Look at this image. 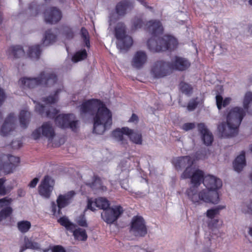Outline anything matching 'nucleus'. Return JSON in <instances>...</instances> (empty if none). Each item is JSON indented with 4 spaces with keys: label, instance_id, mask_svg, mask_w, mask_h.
<instances>
[{
    "label": "nucleus",
    "instance_id": "864d4df0",
    "mask_svg": "<svg viewBox=\"0 0 252 252\" xmlns=\"http://www.w3.org/2000/svg\"><path fill=\"white\" fill-rule=\"evenodd\" d=\"M6 96L3 90L0 88V107L3 103ZM2 113L0 112V120L2 119Z\"/></svg>",
    "mask_w": 252,
    "mask_h": 252
},
{
    "label": "nucleus",
    "instance_id": "7c9ffc66",
    "mask_svg": "<svg viewBox=\"0 0 252 252\" xmlns=\"http://www.w3.org/2000/svg\"><path fill=\"white\" fill-rule=\"evenodd\" d=\"M58 222L62 226L65 227V228L69 231H73L76 226L72 222H70L68 218L66 217H61L58 220Z\"/></svg>",
    "mask_w": 252,
    "mask_h": 252
},
{
    "label": "nucleus",
    "instance_id": "f704fd0d",
    "mask_svg": "<svg viewBox=\"0 0 252 252\" xmlns=\"http://www.w3.org/2000/svg\"><path fill=\"white\" fill-rule=\"evenodd\" d=\"M179 89L182 93L187 95H190L193 92L192 86L184 82H181L180 83Z\"/></svg>",
    "mask_w": 252,
    "mask_h": 252
},
{
    "label": "nucleus",
    "instance_id": "5fc2aeb1",
    "mask_svg": "<svg viewBox=\"0 0 252 252\" xmlns=\"http://www.w3.org/2000/svg\"><path fill=\"white\" fill-rule=\"evenodd\" d=\"M41 131H42L41 128L39 127L32 132V135L34 140L38 139L40 137Z\"/></svg>",
    "mask_w": 252,
    "mask_h": 252
},
{
    "label": "nucleus",
    "instance_id": "ea45409f",
    "mask_svg": "<svg viewBox=\"0 0 252 252\" xmlns=\"http://www.w3.org/2000/svg\"><path fill=\"white\" fill-rule=\"evenodd\" d=\"M224 208V206H219L215 208L209 209L206 212V216L209 219H213L220 213V210Z\"/></svg>",
    "mask_w": 252,
    "mask_h": 252
},
{
    "label": "nucleus",
    "instance_id": "de8ad7c7",
    "mask_svg": "<svg viewBox=\"0 0 252 252\" xmlns=\"http://www.w3.org/2000/svg\"><path fill=\"white\" fill-rule=\"evenodd\" d=\"M197 99V97L193 98L188 103L187 109L189 111H193L197 107L198 104Z\"/></svg>",
    "mask_w": 252,
    "mask_h": 252
},
{
    "label": "nucleus",
    "instance_id": "f03ea898",
    "mask_svg": "<svg viewBox=\"0 0 252 252\" xmlns=\"http://www.w3.org/2000/svg\"><path fill=\"white\" fill-rule=\"evenodd\" d=\"M244 109L239 107L232 108L226 116V123L223 122L218 126V130L221 137L235 136L238 133V128L242 120L248 113L252 115V93L247 92L243 100Z\"/></svg>",
    "mask_w": 252,
    "mask_h": 252
},
{
    "label": "nucleus",
    "instance_id": "412c9836",
    "mask_svg": "<svg viewBox=\"0 0 252 252\" xmlns=\"http://www.w3.org/2000/svg\"><path fill=\"white\" fill-rule=\"evenodd\" d=\"M175 167L177 170H179L183 168L188 166H192L193 161L191 158L189 156L179 157L174 161Z\"/></svg>",
    "mask_w": 252,
    "mask_h": 252
},
{
    "label": "nucleus",
    "instance_id": "37998d69",
    "mask_svg": "<svg viewBox=\"0 0 252 252\" xmlns=\"http://www.w3.org/2000/svg\"><path fill=\"white\" fill-rule=\"evenodd\" d=\"M24 241L26 248L32 250H38L39 249V246L37 243L32 242L26 237L24 239Z\"/></svg>",
    "mask_w": 252,
    "mask_h": 252
},
{
    "label": "nucleus",
    "instance_id": "4d7b16f0",
    "mask_svg": "<svg viewBox=\"0 0 252 252\" xmlns=\"http://www.w3.org/2000/svg\"><path fill=\"white\" fill-rule=\"evenodd\" d=\"M219 221H220L219 220L214 219V220H211L208 223V227L211 229H212L213 228H217V227H218V223H219Z\"/></svg>",
    "mask_w": 252,
    "mask_h": 252
},
{
    "label": "nucleus",
    "instance_id": "49530a36",
    "mask_svg": "<svg viewBox=\"0 0 252 252\" xmlns=\"http://www.w3.org/2000/svg\"><path fill=\"white\" fill-rule=\"evenodd\" d=\"M63 30L64 35L67 38L71 39L74 37V32L69 27L67 26H64Z\"/></svg>",
    "mask_w": 252,
    "mask_h": 252
},
{
    "label": "nucleus",
    "instance_id": "c9c22d12",
    "mask_svg": "<svg viewBox=\"0 0 252 252\" xmlns=\"http://www.w3.org/2000/svg\"><path fill=\"white\" fill-rule=\"evenodd\" d=\"M95 204L97 207L103 209V211L107 210L109 208H110L109 202L107 199L105 198L99 197L97 199H96Z\"/></svg>",
    "mask_w": 252,
    "mask_h": 252
},
{
    "label": "nucleus",
    "instance_id": "9d476101",
    "mask_svg": "<svg viewBox=\"0 0 252 252\" xmlns=\"http://www.w3.org/2000/svg\"><path fill=\"white\" fill-rule=\"evenodd\" d=\"M130 231L136 237H144L147 234L148 229L143 217L136 216L132 218Z\"/></svg>",
    "mask_w": 252,
    "mask_h": 252
},
{
    "label": "nucleus",
    "instance_id": "cd10ccee",
    "mask_svg": "<svg viewBox=\"0 0 252 252\" xmlns=\"http://www.w3.org/2000/svg\"><path fill=\"white\" fill-rule=\"evenodd\" d=\"M31 117V113L26 110H21L19 114L20 125L24 128H27Z\"/></svg>",
    "mask_w": 252,
    "mask_h": 252
},
{
    "label": "nucleus",
    "instance_id": "c756f323",
    "mask_svg": "<svg viewBox=\"0 0 252 252\" xmlns=\"http://www.w3.org/2000/svg\"><path fill=\"white\" fill-rule=\"evenodd\" d=\"M216 105L218 109L220 110L222 107H225L228 106L231 100L230 97H225L224 99L222 96L220 94H217L216 96Z\"/></svg>",
    "mask_w": 252,
    "mask_h": 252
},
{
    "label": "nucleus",
    "instance_id": "69168bd1",
    "mask_svg": "<svg viewBox=\"0 0 252 252\" xmlns=\"http://www.w3.org/2000/svg\"><path fill=\"white\" fill-rule=\"evenodd\" d=\"M249 233L250 235L252 237V228H250Z\"/></svg>",
    "mask_w": 252,
    "mask_h": 252
},
{
    "label": "nucleus",
    "instance_id": "39448f33",
    "mask_svg": "<svg viewBox=\"0 0 252 252\" xmlns=\"http://www.w3.org/2000/svg\"><path fill=\"white\" fill-rule=\"evenodd\" d=\"M58 81L57 75L53 72L42 71L37 77H23L19 83L23 89H33L38 86L49 87L55 85Z\"/></svg>",
    "mask_w": 252,
    "mask_h": 252
},
{
    "label": "nucleus",
    "instance_id": "58836bf2",
    "mask_svg": "<svg viewBox=\"0 0 252 252\" xmlns=\"http://www.w3.org/2000/svg\"><path fill=\"white\" fill-rule=\"evenodd\" d=\"M80 32L81 37L85 43L86 46L89 48L90 47V36L87 30L85 28L82 27Z\"/></svg>",
    "mask_w": 252,
    "mask_h": 252
},
{
    "label": "nucleus",
    "instance_id": "6e6d98bb",
    "mask_svg": "<svg viewBox=\"0 0 252 252\" xmlns=\"http://www.w3.org/2000/svg\"><path fill=\"white\" fill-rule=\"evenodd\" d=\"M52 252H66L64 248L61 245H56L53 247Z\"/></svg>",
    "mask_w": 252,
    "mask_h": 252
},
{
    "label": "nucleus",
    "instance_id": "bb28decb",
    "mask_svg": "<svg viewBox=\"0 0 252 252\" xmlns=\"http://www.w3.org/2000/svg\"><path fill=\"white\" fill-rule=\"evenodd\" d=\"M131 3L126 0L121 1L116 6V13L120 16L125 15L126 10L131 6Z\"/></svg>",
    "mask_w": 252,
    "mask_h": 252
},
{
    "label": "nucleus",
    "instance_id": "a19ab883",
    "mask_svg": "<svg viewBox=\"0 0 252 252\" xmlns=\"http://www.w3.org/2000/svg\"><path fill=\"white\" fill-rule=\"evenodd\" d=\"M41 5L37 4L35 2H32L30 4L29 9L30 11L31 15L32 16L37 15L40 10Z\"/></svg>",
    "mask_w": 252,
    "mask_h": 252
},
{
    "label": "nucleus",
    "instance_id": "6ab92c4d",
    "mask_svg": "<svg viewBox=\"0 0 252 252\" xmlns=\"http://www.w3.org/2000/svg\"><path fill=\"white\" fill-rule=\"evenodd\" d=\"M147 61V56L144 51H138L134 54L131 61L132 66L136 68L140 69L143 67Z\"/></svg>",
    "mask_w": 252,
    "mask_h": 252
},
{
    "label": "nucleus",
    "instance_id": "6e6552de",
    "mask_svg": "<svg viewBox=\"0 0 252 252\" xmlns=\"http://www.w3.org/2000/svg\"><path fill=\"white\" fill-rule=\"evenodd\" d=\"M76 193L74 190H71L64 194H60L57 199V204L55 202L51 203L52 212L54 215L57 213V208H58V214H62L61 209L70 204Z\"/></svg>",
    "mask_w": 252,
    "mask_h": 252
},
{
    "label": "nucleus",
    "instance_id": "393cba45",
    "mask_svg": "<svg viewBox=\"0 0 252 252\" xmlns=\"http://www.w3.org/2000/svg\"><path fill=\"white\" fill-rule=\"evenodd\" d=\"M245 153L243 151L241 154L237 156L233 162V168L235 171L239 172L242 170L246 166Z\"/></svg>",
    "mask_w": 252,
    "mask_h": 252
},
{
    "label": "nucleus",
    "instance_id": "680f3d73",
    "mask_svg": "<svg viewBox=\"0 0 252 252\" xmlns=\"http://www.w3.org/2000/svg\"><path fill=\"white\" fill-rule=\"evenodd\" d=\"M93 203V201L89 199L88 201L87 207L88 209H89L92 211H95V209L94 208V207H93V206H92Z\"/></svg>",
    "mask_w": 252,
    "mask_h": 252
},
{
    "label": "nucleus",
    "instance_id": "5701e85b",
    "mask_svg": "<svg viewBox=\"0 0 252 252\" xmlns=\"http://www.w3.org/2000/svg\"><path fill=\"white\" fill-rule=\"evenodd\" d=\"M42 134L49 140H52L55 136V132L52 124L49 122L44 123L41 127Z\"/></svg>",
    "mask_w": 252,
    "mask_h": 252
},
{
    "label": "nucleus",
    "instance_id": "4c0bfd02",
    "mask_svg": "<svg viewBox=\"0 0 252 252\" xmlns=\"http://www.w3.org/2000/svg\"><path fill=\"white\" fill-rule=\"evenodd\" d=\"M87 57V53L85 49L77 52L72 57V61L78 62L85 60Z\"/></svg>",
    "mask_w": 252,
    "mask_h": 252
},
{
    "label": "nucleus",
    "instance_id": "2eb2a0df",
    "mask_svg": "<svg viewBox=\"0 0 252 252\" xmlns=\"http://www.w3.org/2000/svg\"><path fill=\"white\" fill-rule=\"evenodd\" d=\"M203 184L207 189L206 191H209L211 192H217L218 193V190L222 185V181L220 179L211 175H207L205 176Z\"/></svg>",
    "mask_w": 252,
    "mask_h": 252
},
{
    "label": "nucleus",
    "instance_id": "c85d7f7f",
    "mask_svg": "<svg viewBox=\"0 0 252 252\" xmlns=\"http://www.w3.org/2000/svg\"><path fill=\"white\" fill-rule=\"evenodd\" d=\"M41 53V50L40 48V45L37 44L29 47L28 55L31 58H34L38 60L39 59Z\"/></svg>",
    "mask_w": 252,
    "mask_h": 252
},
{
    "label": "nucleus",
    "instance_id": "8fccbe9b",
    "mask_svg": "<svg viewBox=\"0 0 252 252\" xmlns=\"http://www.w3.org/2000/svg\"><path fill=\"white\" fill-rule=\"evenodd\" d=\"M242 211L245 214H252V201L249 204H244L242 207Z\"/></svg>",
    "mask_w": 252,
    "mask_h": 252
},
{
    "label": "nucleus",
    "instance_id": "a878e982",
    "mask_svg": "<svg viewBox=\"0 0 252 252\" xmlns=\"http://www.w3.org/2000/svg\"><path fill=\"white\" fill-rule=\"evenodd\" d=\"M132 129L127 127H124L121 129L117 128L112 132V136L119 141L123 142L124 137L123 135H129L131 133Z\"/></svg>",
    "mask_w": 252,
    "mask_h": 252
},
{
    "label": "nucleus",
    "instance_id": "20e7f679",
    "mask_svg": "<svg viewBox=\"0 0 252 252\" xmlns=\"http://www.w3.org/2000/svg\"><path fill=\"white\" fill-rule=\"evenodd\" d=\"M35 110L41 116L45 113V116L50 119H54L56 125L62 128H69L72 131H76L77 129L78 121H71L74 118L72 114H59V111L55 108L50 107L45 111V107L40 103H37L35 106Z\"/></svg>",
    "mask_w": 252,
    "mask_h": 252
},
{
    "label": "nucleus",
    "instance_id": "774afa93",
    "mask_svg": "<svg viewBox=\"0 0 252 252\" xmlns=\"http://www.w3.org/2000/svg\"><path fill=\"white\" fill-rule=\"evenodd\" d=\"M203 252H211V251L208 249V250H206L204 251Z\"/></svg>",
    "mask_w": 252,
    "mask_h": 252
},
{
    "label": "nucleus",
    "instance_id": "f3484780",
    "mask_svg": "<svg viewBox=\"0 0 252 252\" xmlns=\"http://www.w3.org/2000/svg\"><path fill=\"white\" fill-rule=\"evenodd\" d=\"M16 120V118L14 113H10L8 115L1 127L0 130L1 135L6 136L14 130Z\"/></svg>",
    "mask_w": 252,
    "mask_h": 252
},
{
    "label": "nucleus",
    "instance_id": "e2e57ef3",
    "mask_svg": "<svg viewBox=\"0 0 252 252\" xmlns=\"http://www.w3.org/2000/svg\"><path fill=\"white\" fill-rule=\"evenodd\" d=\"M28 248H26V246H23L21 248L20 252H23L25 250L27 249Z\"/></svg>",
    "mask_w": 252,
    "mask_h": 252
},
{
    "label": "nucleus",
    "instance_id": "c03bdc74",
    "mask_svg": "<svg viewBox=\"0 0 252 252\" xmlns=\"http://www.w3.org/2000/svg\"><path fill=\"white\" fill-rule=\"evenodd\" d=\"M90 187L93 189H100L101 187V180L97 176H94L93 182L90 184Z\"/></svg>",
    "mask_w": 252,
    "mask_h": 252
},
{
    "label": "nucleus",
    "instance_id": "4be33fe9",
    "mask_svg": "<svg viewBox=\"0 0 252 252\" xmlns=\"http://www.w3.org/2000/svg\"><path fill=\"white\" fill-rule=\"evenodd\" d=\"M6 54L10 58H19L25 55L23 47L20 45L11 46L6 51Z\"/></svg>",
    "mask_w": 252,
    "mask_h": 252
},
{
    "label": "nucleus",
    "instance_id": "0e129e2a",
    "mask_svg": "<svg viewBox=\"0 0 252 252\" xmlns=\"http://www.w3.org/2000/svg\"><path fill=\"white\" fill-rule=\"evenodd\" d=\"M2 21V14L1 12L0 11V24L1 23Z\"/></svg>",
    "mask_w": 252,
    "mask_h": 252
},
{
    "label": "nucleus",
    "instance_id": "09e8293b",
    "mask_svg": "<svg viewBox=\"0 0 252 252\" xmlns=\"http://www.w3.org/2000/svg\"><path fill=\"white\" fill-rule=\"evenodd\" d=\"M5 181L6 180L3 178L0 179V195L4 196L8 193L4 185Z\"/></svg>",
    "mask_w": 252,
    "mask_h": 252
},
{
    "label": "nucleus",
    "instance_id": "423d86ee",
    "mask_svg": "<svg viewBox=\"0 0 252 252\" xmlns=\"http://www.w3.org/2000/svg\"><path fill=\"white\" fill-rule=\"evenodd\" d=\"M197 189L195 187H191L186 191L187 195L194 203H199L201 201L213 204L219 202V193L217 192H211L203 189L198 193Z\"/></svg>",
    "mask_w": 252,
    "mask_h": 252
},
{
    "label": "nucleus",
    "instance_id": "79ce46f5",
    "mask_svg": "<svg viewBox=\"0 0 252 252\" xmlns=\"http://www.w3.org/2000/svg\"><path fill=\"white\" fill-rule=\"evenodd\" d=\"M61 91L60 90L58 89L56 90L55 94L53 95H49L46 97H44L43 101L46 104H54L56 102L58 99V94Z\"/></svg>",
    "mask_w": 252,
    "mask_h": 252
},
{
    "label": "nucleus",
    "instance_id": "a18cd8bd",
    "mask_svg": "<svg viewBox=\"0 0 252 252\" xmlns=\"http://www.w3.org/2000/svg\"><path fill=\"white\" fill-rule=\"evenodd\" d=\"M192 166L187 167L185 171L182 174L181 178L182 179H186L188 178H191V175L193 173Z\"/></svg>",
    "mask_w": 252,
    "mask_h": 252
},
{
    "label": "nucleus",
    "instance_id": "3c124183",
    "mask_svg": "<svg viewBox=\"0 0 252 252\" xmlns=\"http://www.w3.org/2000/svg\"><path fill=\"white\" fill-rule=\"evenodd\" d=\"M78 224L80 226L87 227L88 224L84 215H81L79 217L77 221Z\"/></svg>",
    "mask_w": 252,
    "mask_h": 252
},
{
    "label": "nucleus",
    "instance_id": "0eeeda50",
    "mask_svg": "<svg viewBox=\"0 0 252 252\" xmlns=\"http://www.w3.org/2000/svg\"><path fill=\"white\" fill-rule=\"evenodd\" d=\"M115 36L117 39V46L121 51H127L133 44L132 37L126 34V28L123 23H118L115 28Z\"/></svg>",
    "mask_w": 252,
    "mask_h": 252
},
{
    "label": "nucleus",
    "instance_id": "1a4fd4ad",
    "mask_svg": "<svg viewBox=\"0 0 252 252\" xmlns=\"http://www.w3.org/2000/svg\"><path fill=\"white\" fill-rule=\"evenodd\" d=\"M20 158L11 155H2L0 156V170L6 174L13 172L20 163Z\"/></svg>",
    "mask_w": 252,
    "mask_h": 252
},
{
    "label": "nucleus",
    "instance_id": "b1692460",
    "mask_svg": "<svg viewBox=\"0 0 252 252\" xmlns=\"http://www.w3.org/2000/svg\"><path fill=\"white\" fill-rule=\"evenodd\" d=\"M204 177L203 171L200 169L195 170L193 172L190 178L191 183L193 185L192 187L198 188L202 183H203Z\"/></svg>",
    "mask_w": 252,
    "mask_h": 252
},
{
    "label": "nucleus",
    "instance_id": "2f4dec72",
    "mask_svg": "<svg viewBox=\"0 0 252 252\" xmlns=\"http://www.w3.org/2000/svg\"><path fill=\"white\" fill-rule=\"evenodd\" d=\"M71 231L73 232V235L75 239L80 241H86L87 239L88 236L85 230L78 228H75Z\"/></svg>",
    "mask_w": 252,
    "mask_h": 252
},
{
    "label": "nucleus",
    "instance_id": "4468645a",
    "mask_svg": "<svg viewBox=\"0 0 252 252\" xmlns=\"http://www.w3.org/2000/svg\"><path fill=\"white\" fill-rule=\"evenodd\" d=\"M190 65L191 63L188 59L178 56H175L171 62H168L170 70L185 71L190 66Z\"/></svg>",
    "mask_w": 252,
    "mask_h": 252
},
{
    "label": "nucleus",
    "instance_id": "9b49d317",
    "mask_svg": "<svg viewBox=\"0 0 252 252\" xmlns=\"http://www.w3.org/2000/svg\"><path fill=\"white\" fill-rule=\"evenodd\" d=\"M168 62L162 60L155 62L151 66L150 73L155 79L164 77L170 72Z\"/></svg>",
    "mask_w": 252,
    "mask_h": 252
},
{
    "label": "nucleus",
    "instance_id": "603ef678",
    "mask_svg": "<svg viewBox=\"0 0 252 252\" xmlns=\"http://www.w3.org/2000/svg\"><path fill=\"white\" fill-rule=\"evenodd\" d=\"M195 127V123H187L184 124L182 126V129L185 131H188L192 129Z\"/></svg>",
    "mask_w": 252,
    "mask_h": 252
},
{
    "label": "nucleus",
    "instance_id": "72a5a7b5",
    "mask_svg": "<svg viewBox=\"0 0 252 252\" xmlns=\"http://www.w3.org/2000/svg\"><path fill=\"white\" fill-rule=\"evenodd\" d=\"M56 36L51 32V30H49L46 31L45 36L43 38V44L46 46L49 45L55 42Z\"/></svg>",
    "mask_w": 252,
    "mask_h": 252
},
{
    "label": "nucleus",
    "instance_id": "a211bd4d",
    "mask_svg": "<svg viewBox=\"0 0 252 252\" xmlns=\"http://www.w3.org/2000/svg\"><path fill=\"white\" fill-rule=\"evenodd\" d=\"M12 201V199L8 197L0 199V208L4 207L0 211V214L3 220L10 216L12 213L13 209L10 206Z\"/></svg>",
    "mask_w": 252,
    "mask_h": 252
},
{
    "label": "nucleus",
    "instance_id": "dca6fc26",
    "mask_svg": "<svg viewBox=\"0 0 252 252\" xmlns=\"http://www.w3.org/2000/svg\"><path fill=\"white\" fill-rule=\"evenodd\" d=\"M44 14L45 22L51 24L58 23L62 17L61 11L55 7H51L46 9Z\"/></svg>",
    "mask_w": 252,
    "mask_h": 252
},
{
    "label": "nucleus",
    "instance_id": "052dcab7",
    "mask_svg": "<svg viewBox=\"0 0 252 252\" xmlns=\"http://www.w3.org/2000/svg\"><path fill=\"white\" fill-rule=\"evenodd\" d=\"M139 119L137 115L133 113L129 120V122L135 123H137L138 122Z\"/></svg>",
    "mask_w": 252,
    "mask_h": 252
},
{
    "label": "nucleus",
    "instance_id": "f8f14e48",
    "mask_svg": "<svg viewBox=\"0 0 252 252\" xmlns=\"http://www.w3.org/2000/svg\"><path fill=\"white\" fill-rule=\"evenodd\" d=\"M124 212L123 207L120 205L115 206L112 208L103 211L101 216L103 220L108 224H112L117 221Z\"/></svg>",
    "mask_w": 252,
    "mask_h": 252
},
{
    "label": "nucleus",
    "instance_id": "f257e3e1",
    "mask_svg": "<svg viewBox=\"0 0 252 252\" xmlns=\"http://www.w3.org/2000/svg\"><path fill=\"white\" fill-rule=\"evenodd\" d=\"M144 25L152 36L147 41V46L150 51L158 52L172 51L177 48L178 42L173 36L165 35L162 37H159L163 32V28L160 21L152 20L145 24L141 18L135 17L133 20L132 29H140Z\"/></svg>",
    "mask_w": 252,
    "mask_h": 252
},
{
    "label": "nucleus",
    "instance_id": "7ed1b4c3",
    "mask_svg": "<svg viewBox=\"0 0 252 252\" xmlns=\"http://www.w3.org/2000/svg\"><path fill=\"white\" fill-rule=\"evenodd\" d=\"M93 132L97 134H102L109 129L112 124L111 112L100 99L92 98L83 102L80 106L82 114L94 115Z\"/></svg>",
    "mask_w": 252,
    "mask_h": 252
},
{
    "label": "nucleus",
    "instance_id": "473e14b6",
    "mask_svg": "<svg viewBox=\"0 0 252 252\" xmlns=\"http://www.w3.org/2000/svg\"><path fill=\"white\" fill-rule=\"evenodd\" d=\"M130 140L136 144L141 145L142 143V134L139 131H134L132 129L131 133L127 135Z\"/></svg>",
    "mask_w": 252,
    "mask_h": 252
},
{
    "label": "nucleus",
    "instance_id": "13d9d810",
    "mask_svg": "<svg viewBox=\"0 0 252 252\" xmlns=\"http://www.w3.org/2000/svg\"><path fill=\"white\" fill-rule=\"evenodd\" d=\"M11 146L14 149H18L22 146V143L19 140L12 141Z\"/></svg>",
    "mask_w": 252,
    "mask_h": 252
},
{
    "label": "nucleus",
    "instance_id": "ddd939ff",
    "mask_svg": "<svg viewBox=\"0 0 252 252\" xmlns=\"http://www.w3.org/2000/svg\"><path fill=\"white\" fill-rule=\"evenodd\" d=\"M53 182L49 176H45L38 186L39 194L45 198H49L53 189Z\"/></svg>",
    "mask_w": 252,
    "mask_h": 252
},
{
    "label": "nucleus",
    "instance_id": "338daca9",
    "mask_svg": "<svg viewBox=\"0 0 252 252\" xmlns=\"http://www.w3.org/2000/svg\"><path fill=\"white\" fill-rule=\"evenodd\" d=\"M249 3L252 6V0H249Z\"/></svg>",
    "mask_w": 252,
    "mask_h": 252
},
{
    "label": "nucleus",
    "instance_id": "bf43d9fd",
    "mask_svg": "<svg viewBox=\"0 0 252 252\" xmlns=\"http://www.w3.org/2000/svg\"><path fill=\"white\" fill-rule=\"evenodd\" d=\"M39 181L38 178H34L29 184V186L31 188H34L36 186Z\"/></svg>",
    "mask_w": 252,
    "mask_h": 252
},
{
    "label": "nucleus",
    "instance_id": "e433bc0d",
    "mask_svg": "<svg viewBox=\"0 0 252 252\" xmlns=\"http://www.w3.org/2000/svg\"><path fill=\"white\" fill-rule=\"evenodd\" d=\"M18 230L22 233L27 232L31 227V223L28 220H22L17 223Z\"/></svg>",
    "mask_w": 252,
    "mask_h": 252
},
{
    "label": "nucleus",
    "instance_id": "aec40b11",
    "mask_svg": "<svg viewBox=\"0 0 252 252\" xmlns=\"http://www.w3.org/2000/svg\"><path fill=\"white\" fill-rule=\"evenodd\" d=\"M198 131L202 135V140L204 144L209 146L212 144L214 138L212 134L210 132L204 123L197 125Z\"/></svg>",
    "mask_w": 252,
    "mask_h": 252
}]
</instances>
